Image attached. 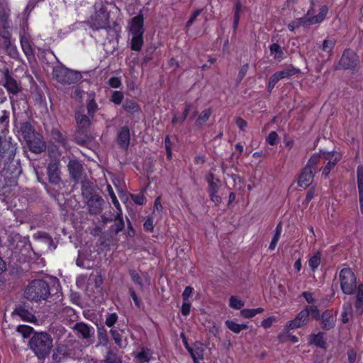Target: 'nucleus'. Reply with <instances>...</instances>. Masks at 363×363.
<instances>
[{"instance_id":"f257e3e1","label":"nucleus","mask_w":363,"mask_h":363,"mask_svg":"<svg viewBox=\"0 0 363 363\" xmlns=\"http://www.w3.org/2000/svg\"><path fill=\"white\" fill-rule=\"evenodd\" d=\"M17 143L5 138L0 147V178L6 185L12 186L22 172L19 160H15Z\"/></svg>"},{"instance_id":"f03ea898","label":"nucleus","mask_w":363,"mask_h":363,"mask_svg":"<svg viewBox=\"0 0 363 363\" xmlns=\"http://www.w3.org/2000/svg\"><path fill=\"white\" fill-rule=\"evenodd\" d=\"M341 158L342 155L338 152L320 151L312 155L306 165L315 173L322 170V175L327 179Z\"/></svg>"},{"instance_id":"7ed1b4c3","label":"nucleus","mask_w":363,"mask_h":363,"mask_svg":"<svg viewBox=\"0 0 363 363\" xmlns=\"http://www.w3.org/2000/svg\"><path fill=\"white\" fill-rule=\"evenodd\" d=\"M52 342V337L46 332L34 333L30 339V348L40 363L49 357L53 347Z\"/></svg>"},{"instance_id":"20e7f679","label":"nucleus","mask_w":363,"mask_h":363,"mask_svg":"<svg viewBox=\"0 0 363 363\" xmlns=\"http://www.w3.org/2000/svg\"><path fill=\"white\" fill-rule=\"evenodd\" d=\"M86 108L87 114L85 113V108L83 106L77 107L74 111L77 133L86 134L91 125V121L98 110V105L94 99L88 101Z\"/></svg>"},{"instance_id":"39448f33","label":"nucleus","mask_w":363,"mask_h":363,"mask_svg":"<svg viewBox=\"0 0 363 363\" xmlns=\"http://www.w3.org/2000/svg\"><path fill=\"white\" fill-rule=\"evenodd\" d=\"M50 294V286L43 279H34L29 283L24 291L26 299L39 302L45 300Z\"/></svg>"},{"instance_id":"423d86ee","label":"nucleus","mask_w":363,"mask_h":363,"mask_svg":"<svg viewBox=\"0 0 363 363\" xmlns=\"http://www.w3.org/2000/svg\"><path fill=\"white\" fill-rule=\"evenodd\" d=\"M52 76L53 78L62 84H74L82 78L80 72L69 69L62 65L54 67Z\"/></svg>"},{"instance_id":"0eeeda50","label":"nucleus","mask_w":363,"mask_h":363,"mask_svg":"<svg viewBox=\"0 0 363 363\" xmlns=\"http://www.w3.org/2000/svg\"><path fill=\"white\" fill-rule=\"evenodd\" d=\"M340 288L345 294H352L357 289V279L350 268H343L339 274Z\"/></svg>"},{"instance_id":"6e6552de","label":"nucleus","mask_w":363,"mask_h":363,"mask_svg":"<svg viewBox=\"0 0 363 363\" xmlns=\"http://www.w3.org/2000/svg\"><path fill=\"white\" fill-rule=\"evenodd\" d=\"M13 314L19 316L24 321L29 323L37 322L36 318L31 312V308L26 303L21 302L17 305L13 311Z\"/></svg>"},{"instance_id":"1a4fd4ad","label":"nucleus","mask_w":363,"mask_h":363,"mask_svg":"<svg viewBox=\"0 0 363 363\" xmlns=\"http://www.w3.org/2000/svg\"><path fill=\"white\" fill-rule=\"evenodd\" d=\"M77 335L82 339L89 340L94 335V328L84 322H78L72 327Z\"/></svg>"},{"instance_id":"9d476101","label":"nucleus","mask_w":363,"mask_h":363,"mask_svg":"<svg viewBox=\"0 0 363 363\" xmlns=\"http://www.w3.org/2000/svg\"><path fill=\"white\" fill-rule=\"evenodd\" d=\"M357 61V56L354 52L350 50H346L344 51L338 66L335 67V69H350L355 66Z\"/></svg>"},{"instance_id":"9b49d317","label":"nucleus","mask_w":363,"mask_h":363,"mask_svg":"<svg viewBox=\"0 0 363 363\" xmlns=\"http://www.w3.org/2000/svg\"><path fill=\"white\" fill-rule=\"evenodd\" d=\"M26 142L29 150L34 153L40 154L45 150L46 146L43 136L38 133Z\"/></svg>"},{"instance_id":"f8f14e48","label":"nucleus","mask_w":363,"mask_h":363,"mask_svg":"<svg viewBox=\"0 0 363 363\" xmlns=\"http://www.w3.org/2000/svg\"><path fill=\"white\" fill-rule=\"evenodd\" d=\"M315 174L313 170L305 165L300 173L298 185L303 189L308 188L312 184Z\"/></svg>"},{"instance_id":"ddd939ff","label":"nucleus","mask_w":363,"mask_h":363,"mask_svg":"<svg viewBox=\"0 0 363 363\" xmlns=\"http://www.w3.org/2000/svg\"><path fill=\"white\" fill-rule=\"evenodd\" d=\"M4 86L12 94H17L21 90V86L19 82L13 79L10 74L8 69H6L4 72Z\"/></svg>"},{"instance_id":"4468645a","label":"nucleus","mask_w":363,"mask_h":363,"mask_svg":"<svg viewBox=\"0 0 363 363\" xmlns=\"http://www.w3.org/2000/svg\"><path fill=\"white\" fill-rule=\"evenodd\" d=\"M20 41L21 48L28 59L34 57V51L31 45V39L29 33L23 29L20 33Z\"/></svg>"},{"instance_id":"2eb2a0df","label":"nucleus","mask_w":363,"mask_h":363,"mask_svg":"<svg viewBox=\"0 0 363 363\" xmlns=\"http://www.w3.org/2000/svg\"><path fill=\"white\" fill-rule=\"evenodd\" d=\"M309 316L306 310L303 309L300 311L296 317L287 323L286 326L289 329L293 330L301 328L307 324Z\"/></svg>"},{"instance_id":"dca6fc26","label":"nucleus","mask_w":363,"mask_h":363,"mask_svg":"<svg viewBox=\"0 0 363 363\" xmlns=\"http://www.w3.org/2000/svg\"><path fill=\"white\" fill-rule=\"evenodd\" d=\"M90 23L91 28L94 30L107 29L110 27L108 16L104 13H96Z\"/></svg>"},{"instance_id":"f3484780","label":"nucleus","mask_w":363,"mask_h":363,"mask_svg":"<svg viewBox=\"0 0 363 363\" xmlns=\"http://www.w3.org/2000/svg\"><path fill=\"white\" fill-rule=\"evenodd\" d=\"M70 357L67 347L64 345H59L56 347L52 358L53 363H63Z\"/></svg>"},{"instance_id":"a211bd4d","label":"nucleus","mask_w":363,"mask_h":363,"mask_svg":"<svg viewBox=\"0 0 363 363\" xmlns=\"http://www.w3.org/2000/svg\"><path fill=\"white\" fill-rule=\"evenodd\" d=\"M48 175L49 182L54 184H59L61 182L60 176L59 164L56 161H52L48 166Z\"/></svg>"},{"instance_id":"6ab92c4d","label":"nucleus","mask_w":363,"mask_h":363,"mask_svg":"<svg viewBox=\"0 0 363 363\" xmlns=\"http://www.w3.org/2000/svg\"><path fill=\"white\" fill-rule=\"evenodd\" d=\"M17 133L18 135L21 137L25 141H27L37 133L28 121L20 123Z\"/></svg>"},{"instance_id":"aec40b11","label":"nucleus","mask_w":363,"mask_h":363,"mask_svg":"<svg viewBox=\"0 0 363 363\" xmlns=\"http://www.w3.org/2000/svg\"><path fill=\"white\" fill-rule=\"evenodd\" d=\"M104 203V199L99 195L94 194L91 196L88 201L87 206L89 211L91 214H98L101 212V206Z\"/></svg>"},{"instance_id":"412c9836","label":"nucleus","mask_w":363,"mask_h":363,"mask_svg":"<svg viewBox=\"0 0 363 363\" xmlns=\"http://www.w3.org/2000/svg\"><path fill=\"white\" fill-rule=\"evenodd\" d=\"M336 318L332 311L326 310L321 315V328L329 330L335 325Z\"/></svg>"},{"instance_id":"4be33fe9","label":"nucleus","mask_w":363,"mask_h":363,"mask_svg":"<svg viewBox=\"0 0 363 363\" xmlns=\"http://www.w3.org/2000/svg\"><path fill=\"white\" fill-rule=\"evenodd\" d=\"M67 167L70 177L74 181H78L82 177L83 169L82 164L77 160H71Z\"/></svg>"},{"instance_id":"5701e85b","label":"nucleus","mask_w":363,"mask_h":363,"mask_svg":"<svg viewBox=\"0 0 363 363\" xmlns=\"http://www.w3.org/2000/svg\"><path fill=\"white\" fill-rule=\"evenodd\" d=\"M113 222V224L109 228V231L111 233L117 235L119 232L122 231L125 227L121 209L116 211Z\"/></svg>"},{"instance_id":"b1692460","label":"nucleus","mask_w":363,"mask_h":363,"mask_svg":"<svg viewBox=\"0 0 363 363\" xmlns=\"http://www.w3.org/2000/svg\"><path fill=\"white\" fill-rule=\"evenodd\" d=\"M143 16L139 13L138 16L133 17L130 23V31L132 35H143Z\"/></svg>"},{"instance_id":"393cba45","label":"nucleus","mask_w":363,"mask_h":363,"mask_svg":"<svg viewBox=\"0 0 363 363\" xmlns=\"http://www.w3.org/2000/svg\"><path fill=\"white\" fill-rule=\"evenodd\" d=\"M117 140L121 147L128 148L130 143V130L128 126H123L121 128Z\"/></svg>"},{"instance_id":"a878e982","label":"nucleus","mask_w":363,"mask_h":363,"mask_svg":"<svg viewBox=\"0 0 363 363\" xmlns=\"http://www.w3.org/2000/svg\"><path fill=\"white\" fill-rule=\"evenodd\" d=\"M122 108L125 111L132 115L141 111L139 104L132 99H125L122 104Z\"/></svg>"},{"instance_id":"bb28decb","label":"nucleus","mask_w":363,"mask_h":363,"mask_svg":"<svg viewBox=\"0 0 363 363\" xmlns=\"http://www.w3.org/2000/svg\"><path fill=\"white\" fill-rule=\"evenodd\" d=\"M9 24L8 21V16L6 14H3L0 17V38H7L11 37V33L9 30Z\"/></svg>"},{"instance_id":"cd10ccee","label":"nucleus","mask_w":363,"mask_h":363,"mask_svg":"<svg viewBox=\"0 0 363 363\" xmlns=\"http://www.w3.org/2000/svg\"><path fill=\"white\" fill-rule=\"evenodd\" d=\"M187 350L190 353L194 363H199V360L203 357L204 350L201 345H194V347H187Z\"/></svg>"},{"instance_id":"c85d7f7f","label":"nucleus","mask_w":363,"mask_h":363,"mask_svg":"<svg viewBox=\"0 0 363 363\" xmlns=\"http://www.w3.org/2000/svg\"><path fill=\"white\" fill-rule=\"evenodd\" d=\"M354 307L357 313L359 315H362L363 313V284H359L358 286Z\"/></svg>"},{"instance_id":"c756f323","label":"nucleus","mask_w":363,"mask_h":363,"mask_svg":"<svg viewBox=\"0 0 363 363\" xmlns=\"http://www.w3.org/2000/svg\"><path fill=\"white\" fill-rule=\"evenodd\" d=\"M328 12V8L327 6L323 5L320 8V11L318 15L309 18L307 22L311 24H315L322 22L326 17Z\"/></svg>"},{"instance_id":"7c9ffc66","label":"nucleus","mask_w":363,"mask_h":363,"mask_svg":"<svg viewBox=\"0 0 363 363\" xmlns=\"http://www.w3.org/2000/svg\"><path fill=\"white\" fill-rule=\"evenodd\" d=\"M282 79H289L293 76L297 75L301 72L299 68L295 67L292 65L286 67L281 71H278Z\"/></svg>"},{"instance_id":"2f4dec72","label":"nucleus","mask_w":363,"mask_h":363,"mask_svg":"<svg viewBox=\"0 0 363 363\" xmlns=\"http://www.w3.org/2000/svg\"><path fill=\"white\" fill-rule=\"evenodd\" d=\"M9 123V111L4 108L2 104H0V130L2 131L6 129Z\"/></svg>"},{"instance_id":"473e14b6","label":"nucleus","mask_w":363,"mask_h":363,"mask_svg":"<svg viewBox=\"0 0 363 363\" xmlns=\"http://www.w3.org/2000/svg\"><path fill=\"white\" fill-rule=\"evenodd\" d=\"M269 51L274 59L281 61L284 58V53L281 47L277 43H273L269 46Z\"/></svg>"},{"instance_id":"72a5a7b5","label":"nucleus","mask_w":363,"mask_h":363,"mask_svg":"<svg viewBox=\"0 0 363 363\" xmlns=\"http://www.w3.org/2000/svg\"><path fill=\"white\" fill-rule=\"evenodd\" d=\"M152 352L149 349L143 348L141 351L135 354V357L140 363L149 362L152 358Z\"/></svg>"},{"instance_id":"f704fd0d","label":"nucleus","mask_w":363,"mask_h":363,"mask_svg":"<svg viewBox=\"0 0 363 363\" xmlns=\"http://www.w3.org/2000/svg\"><path fill=\"white\" fill-rule=\"evenodd\" d=\"M211 113L212 111L211 108L203 110L196 119L195 122V126L198 128H201L204 125V123L209 119L210 116H211Z\"/></svg>"},{"instance_id":"c9c22d12","label":"nucleus","mask_w":363,"mask_h":363,"mask_svg":"<svg viewBox=\"0 0 363 363\" xmlns=\"http://www.w3.org/2000/svg\"><path fill=\"white\" fill-rule=\"evenodd\" d=\"M130 48L134 51H140L143 45V35H132Z\"/></svg>"},{"instance_id":"e433bc0d","label":"nucleus","mask_w":363,"mask_h":363,"mask_svg":"<svg viewBox=\"0 0 363 363\" xmlns=\"http://www.w3.org/2000/svg\"><path fill=\"white\" fill-rule=\"evenodd\" d=\"M324 333L319 332L318 334L311 335V340L310 342L315 345V346L320 348H325V340L324 337Z\"/></svg>"},{"instance_id":"4c0bfd02","label":"nucleus","mask_w":363,"mask_h":363,"mask_svg":"<svg viewBox=\"0 0 363 363\" xmlns=\"http://www.w3.org/2000/svg\"><path fill=\"white\" fill-rule=\"evenodd\" d=\"M342 322L347 323L352 316V307L351 303H346L343 305L342 312L341 314Z\"/></svg>"},{"instance_id":"58836bf2","label":"nucleus","mask_w":363,"mask_h":363,"mask_svg":"<svg viewBox=\"0 0 363 363\" xmlns=\"http://www.w3.org/2000/svg\"><path fill=\"white\" fill-rule=\"evenodd\" d=\"M225 325L227 328L235 333H239L242 330L248 328L246 324H238L233 320H226Z\"/></svg>"},{"instance_id":"ea45409f","label":"nucleus","mask_w":363,"mask_h":363,"mask_svg":"<svg viewBox=\"0 0 363 363\" xmlns=\"http://www.w3.org/2000/svg\"><path fill=\"white\" fill-rule=\"evenodd\" d=\"M0 46L4 49L10 55H14L17 53L16 49L11 43V37L2 38L0 42Z\"/></svg>"},{"instance_id":"a19ab883","label":"nucleus","mask_w":363,"mask_h":363,"mask_svg":"<svg viewBox=\"0 0 363 363\" xmlns=\"http://www.w3.org/2000/svg\"><path fill=\"white\" fill-rule=\"evenodd\" d=\"M282 232V224L281 223H279L276 227L274 235L272 239V241L269 244V249L270 250H274L277 245V242L280 238L281 234Z\"/></svg>"},{"instance_id":"79ce46f5","label":"nucleus","mask_w":363,"mask_h":363,"mask_svg":"<svg viewBox=\"0 0 363 363\" xmlns=\"http://www.w3.org/2000/svg\"><path fill=\"white\" fill-rule=\"evenodd\" d=\"M103 284V279L101 274H96L94 276H91L88 282V289L94 285L95 289L99 291L101 289V286Z\"/></svg>"},{"instance_id":"37998d69","label":"nucleus","mask_w":363,"mask_h":363,"mask_svg":"<svg viewBox=\"0 0 363 363\" xmlns=\"http://www.w3.org/2000/svg\"><path fill=\"white\" fill-rule=\"evenodd\" d=\"M206 180L209 185L208 192L218 191L219 186L218 183L219 182V179H215L214 175L213 174H209L206 178Z\"/></svg>"},{"instance_id":"c03bdc74","label":"nucleus","mask_w":363,"mask_h":363,"mask_svg":"<svg viewBox=\"0 0 363 363\" xmlns=\"http://www.w3.org/2000/svg\"><path fill=\"white\" fill-rule=\"evenodd\" d=\"M357 177L359 195L363 194V166L359 165L357 168Z\"/></svg>"},{"instance_id":"a18cd8bd","label":"nucleus","mask_w":363,"mask_h":363,"mask_svg":"<svg viewBox=\"0 0 363 363\" xmlns=\"http://www.w3.org/2000/svg\"><path fill=\"white\" fill-rule=\"evenodd\" d=\"M320 264V253L319 252H316L308 260L309 267L311 269L313 272H315V269Z\"/></svg>"},{"instance_id":"49530a36","label":"nucleus","mask_w":363,"mask_h":363,"mask_svg":"<svg viewBox=\"0 0 363 363\" xmlns=\"http://www.w3.org/2000/svg\"><path fill=\"white\" fill-rule=\"evenodd\" d=\"M245 305L244 301L238 298L235 296H231L229 299V306L230 308L239 310L241 309Z\"/></svg>"},{"instance_id":"de8ad7c7","label":"nucleus","mask_w":363,"mask_h":363,"mask_svg":"<svg viewBox=\"0 0 363 363\" xmlns=\"http://www.w3.org/2000/svg\"><path fill=\"white\" fill-rule=\"evenodd\" d=\"M336 41L333 39H326L323 41L322 50L328 53L330 56L333 53V50L335 47Z\"/></svg>"},{"instance_id":"09e8293b","label":"nucleus","mask_w":363,"mask_h":363,"mask_svg":"<svg viewBox=\"0 0 363 363\" xmlns=\"http://www.w3.org/2000/svg\"><path fill=\"white\" fill-rule=\"evenodd\" d=\"M33 330L30 326L22 325L17 327L16 332L21 334L23 338H26L31 335Z\"/></svg>"},{"instance_id":"8fccbe9b","label":"nucleus","mask_w":363,"mask_h":363,"mask_svg":"<svg viewBox=\"0 0 363 363\" xmlns=\"http://www.w3.org/2000/svg\"><path fill=\"white\" fill-rule=\"evenodd\" d=\"M129 274L133 280V281L138 284L141 289H143V279L140 275L136 272L134 269H131L129 271Z\"/></svg>"},{"instance_id":"3c124183","label":"nucleus","mask_w":363,"mask_h":363,"mask_svg":"<svg viewBox=\"0 0 363 363\" xmlns=\"http://www.w3.org/2000/svg\"><path fill=\"white\" fill-rule=\"evenodd\" d=\"M51 331L57 339L62 337L67 333V330L61 325L53 326L51 328Z\"/></svg>"},{"instance_id":"603ef678","label":"nucleus","mask_w":363,"mask_h":363,"mask_svg":"<svg viewBox=\"0 0 363 363\" xmlns=\"http://www.w3.org/2000/svg\"><path fill=\"white\" fill-rule=\"evenodd\" d=\"M110 333H111V335L113 340L115 341V343L118 347H123V337H122V335L120 334V333L118 330H113V329H111L110 330Z\"/></svg>"},{"instance_id":"864d4df0","label":"nucleus","mask_w":363,"mask_h":363,"mask_svg":"<svg viewBox=\"0 0 363 363\" xmlns=\"http://www.w3.org/2000/svg\"><path fill=\"white\" fill-rule=\"evenodd\" d=\"M307 311L308 315H311L312 318L315 320H318L320 318V311L317 306H307L305 308Z\"/></svg>"},{"instance_id":"5fc2aeb1","label":"nucleus","mask_w":363,"mask_h":363,"mask_svg":"<svg viewBox=\"0 0 363 363\" xmlns=\"http://www.w3.org/2000/svg\"><path fill=\"white\" fill-rule=\"evenodd\" d=\"M123 94L119 91H114L112 93L111 101L116 105H119L122 103L123 99Z\"/></svg>"},{"instance_id":"6e6d98bb","label":"nucleus","mask_w":363,"mask_h":363,"mask_svg":"<svg viewBox=\"0 0 363 363\" xmlns=\"http://www.w3.org/2000/svg\"><path fill=\"white\" fill-rule=\"evenodd\" d=\"M101 363H121V361L116 354L108 352L106 359Z\"/></svg>"},{"instance_id":"4d7b16f0","label":"nucleus","mask_w":363,"mask_h":363,"mask_svg":"<svg viewBox=\"0 0 363 363\" xmlns=\"http://www.w3.org/2000/svg\"><path fill=\"white\" fill-rule=\"evenodd\" d=\"M107 190H108L109 196H110V197L111 199L113 204L116 208L117 211L119 210V209H121L120 203H119V201H118L117 197L115 195L114 191H113L112 187L110 185H108L107 186Z\"/></svg>"},{"instance_id":"13d9d810","label":"nucleus","mask_w":363,"mask_h":363,"mask_svg":"<svg viewBox=\"0 0 363 363\" xmlns=\"http://www.w3.org/2000/svg\"><path fill=\"white\" fill-rule=\"evenodd\" d=\"M118 315L116 313H108L106 317V325L111 328L112 327L117 321Z\"/></svg>"},{"instance_id":"bf43d9fd","label":"nucleus","mask_w":363,"mask_h":363,"mask_svg":"<svg viewBox=\"0 0 363 363\" xmlns=\"http://www.w3.org/2000/svg\"><path fill=\"white\" fill-rule=\"evenodd\" d=\"M278 138V134L275 131H272L267 136V141L269 145H274L277 144Z\"/></svg>"},{"instance_id":"052dcab7","label":"nucleus","mask_w":363,"mask_h":363,"mask_svg":"<svg viewBox=\"0 0 363 363\" xmlns=\"http://www.w3.org/2000/svg\"><path fill=\"white\" fill-rule=\"evenodd\" d=\"M162 206L161 203V199L160 197H157L154 203V209H153V214L156 215H160L162 211Z\"/></svg>"},{"instance_id":"680f3d73","label":"nucleus","mask_w":363,"mask_h":363,"mask_svg":"<svg viewBox=\"0 0 363 363\" xmlns=\"http://www.w3.org/2000/svg\"><path fill=\"white\" fill-rule=\"evenodd\" d=\"M130 197L132 201L138 205H143L144 203L145 197L142 194H131Z\"/></svg>"},{"instance_id":"e2e57ef3","label":"nucleus","mask_w":363,"mask_h":363,"mask_svg":"<svg viewBox=\"0 0 363 363\" xmlns=\"http://www.w3.org/2000/svg\"><path fill=\"white\" fill-rule=\"evenodd\" d=\"M277 321V318L274 316L269 317L263 320L261 323V325L264 328H269L272 325Z\"/></svg>"},{"instance_id":"0e129e2a","label":"nucleus","mask_w":363,"mask_h":363,"mask_svg":"<svg viewBox=\"0 0 363 363\" xmlns=\"http://www.w3.org/2000/svg\"><path fill=\"white\" fill-rule=\"evenodd\" d=\"M202 9L196 10L191 15V18L188 20L186 24V27L189 28L193 24L196 18L201 14Z\"/></svg>"},{"instance_id":"69168bd1","label":"nucleus","mask_w":363,"mask_h":363,"mask_svg":"<svg viewBox=\"0 0 363 363\" xmlns=\"http://www.w3.org/2000/svg\"><path fill=\"white\" fill-rule=\"evenodd\" d=\"M144 229L146 231L152 232L154 229L153 225V218L152 216H150L147 218L143 224Z\"/></svg>"},{"instance_id":"338daca9","label":"nucleus","mask_w":363,"mask_h":363,"mask_svg":"<svg viewBox=\"0 0 363 363\" xmlns=\"http://www.w3.org/2000/svg\"><path fill=\"white\" fill-rule=\"evenodd\" d=\"M108 85L113 88H118L121 86V81L120 78L112 77L108 79Z\"/></svg>"},{"instance_id":"774afa93","label":"nucleus","mask_w":363,"mask_h":363,"mask_svg":"<svg viewBox=\"0 0 363 363\" xmlns=\"http://www.w3.org/2000/svg\"><path fill=\"white\" fill-rule=\"evenodd\" d=\"M240 314L245 318H250L255 317L253 309L245 308L240 311Z\"/></svg>"}]
</instances>
